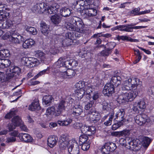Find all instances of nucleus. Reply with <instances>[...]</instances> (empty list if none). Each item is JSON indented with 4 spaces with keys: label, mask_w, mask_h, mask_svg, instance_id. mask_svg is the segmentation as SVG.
<instances>
[{
    "label": "nucleus",
    "mask_w": 154,
    "mask_h": 154,
    "mask_svg": "<svg viewBox=\"0 0 154 154\" xmlns=\"http://www.w3.org/2000/svg\"><path fill=\"white\" fill-rule=\"evenodd\" d=\"M142 88V82L139 79L132 78L126 80L124 85L122 87V91L125 90H138L140 91Z\"/></svg>",
    "instance_id": "1"
},
{
    "label": "nucleus",
    "mask_w": 154,
    "mask_h": 154,
    "mask_svg": "<svg viewBox=\"0 0 154 154\" xmlns=\"http://www.w3.org/2000/svg\"><path fill=\"white\" fill-rule=\"evenodd\" d=\"M77 20L75 21L74 25L69 24H67V28L69 30L76 31L80 33L84 32V25L82 20L77 17Z\"/></svg>",
    "instance_id": "2"
},
{
    "label": "nucleus",
    "mask_w": 154,
    "mask_h": 154,
    "mask_svg": "<svg viewBox=\"0 0 154 154\" xmlns=\"http://www.w3.org/2000/svg\"><path fill=\"white\" fill-rule=\"evenodd\" d=\"M10 72L7 73V78L10 79L13 77L17 78L21 73V69L17 66H11L10 68Z\"/></svg>",
    "instance_id": "3"
},
{
    "label": "nucleus",
    "mask_w": 154,
    "mask_h": 154,
    "mask_svg": "<svg viewBox=\"0 0 154 154\" xmlns=\"http://www.w3.org/2000/svg\"><path fill=\"white\" fill-rule=\"evenodd\" d=\"M96 130L95 126L84 125L82 127L81 132L84 134L90 136L94 134L96 132Z\"/></svg>",
    "instance_id": "4"
},
{
    "label": "nucleus",
    "mask_w": 154,
    "mask_h": 154,
    "mask_svg": "<svg viewBox=\"0 0 154 154\" xmlns=\"http://www.w3.org/2000/svg\"><path fill=\"white\" fill-rule=\"evenodd\" d=\"M88 114L91 115L90 116V119L94 123L98 122L100 119V114L94 108H92L88 112Z\"/></svg>",
    "instance_id": "5"
},
{
    "label": "nucleus",
    "mask_w": 154,
    "mask_h": 154,
    "mask_svg": "<svg viewBox=\"0 0 154 154\" xmlns=\"http://www.w3.org/2000/svg\"><path fill=\"white\" fill-rule=\"evenodd\" d=\"M71 59L69 60H66L65 59L60 57L56 62L55 64L59 68L62 67L63 68L65 67L66 68L69 69L71 68Z\"/></svg>",
    "instance_id": "6"
},
{
    "label": "nucleus",
    "mask_w": 154,
    "mask_h": 154,
    "mask_svg": "<svg viewBox=\"0 0 154 154\" xmlns=\"http://www.w3.org/2000/svg\"><path fill=\"white\" fill-rule=\"evenodd\" d=\"M114 86L111 83H107L104 86L103 93L105 96H109L114 92Z\"/></svg>",
    "instance_id": "7"
},
{
    "label": "nucleus",
    "mask_w": 154,
    "mask_h": 154,
    "mask_svg": "<svg viewBox=\"0 0 154 154\" xmlns=\"http://www.w3.org/2000/svg\"><path fill=\"white\" fill-rule=\"evenodd\" d=\"M45 5H46L44 2L38 3L34 6L32 10L35 13H43L45 11H46L47 7H45Z\"/></svg>",
    "instance_id": "8"
},
{
    "label": "nucleus",
    "mask_w": 154,
    "mask_h": 154,
    "mask_svg": "<svg viewBox=\"0 0 154 154\" xmlns=\"http://www.w3.org/2000/svg\"><path fill=\"white\" fill-rule=\"evenodd\" d=\"M11 40L15 43L19 44L23 42L24 39L23 36L17 34L15 32L11 33Z\"/></svg>",
    "instance_id": "9"
},
{
    "label": "nucleus",
    "mask_w": 154,
    "mask_h": 154,
    "mask_svg": "<svg viewBox=\"0 0 154 154\" xmlns=\"http://www.w3.org/2000/svg\"><path fill=\"white\" fill-rule=\"evenodd\" d=\"M72 110V114L73 115L78 116L80 115L82 112L83 107L77 101L76 103H75V105L73 106Z\"/></svg>",
    "instance_id": "10"
},
{
    "label": "nucleus",
    "mask_w": 154,
    "mask_h": 154,
    "mask_svg": "<svg viewBox=\"0 0 154 154\" xmlns=\"http://www.w3.org/2000/svg\"><path fill=\"white\" fill-rule=\"evenodd\" d=\"M146 116L144 114L137 115L135 118L136 123L140 125H143L146 122Z\"/></svg>",
    "instance_id": "11"
},
{
    "label": "nucleus",
    "mask_w": 154,
    "mask_h": 154,
    "mask_svg": "<svg viewBox=\"0 0 154 154\" xmlns=\"http://www.w3.org/2000/svg\"><path fill=\"white\" fill-rule=\"evenodd\" d=\"M68 152L69 154H79V148L77 145H75L71 143L69 146L68 148Z\"/></svg>",
    "instance_id": "12"
},
{
    "label": "nucleus",
    "mask_w": 154,
    "mask_h": 154,
    "mask_svg": "<svg viewBox=\"0 0 154 154\" xmlns=\"http://www.w3.org/2000/svg\"><path fill=\"white\" fill-rule=\"evenodd\" d=\"M97 11L94 8H92L89 10H84L81 12L82 15H84L85 17L94 16L97 15Z\"/></svg>",
    "instance_id": "13"
},
{
    "label": "nucleus",
    "mask_w": 154,
    "mask_h": 154,
    "mask_svg": "<svg viewBox=\"0 0 154 154\" xmlns=\"http://www.w3.org/2000/svg\"><path fill=\"white\" fill-rule=\"evenodd\" d=\"M138 90L135 91H131L129 92H126L123 93L124 97H126L128 102L131 101L135 98L137 96L138 94Z\"/></svg>",
    "instance_id": "14"
},
{
    "label": "nucleus",
    "mask_w": 154,
    "mask_h": 154,
    "mask_svg": "<svg viewBox=\"0 0 154 154\" xmlns=\"http://www.w3.org/2000/svg\"><path fill=\"white\" fill-rule=\"evenodd\" d=\"M18 137L21 140L26 143L31 142L33 140L32 137L28 134L20 133L18 134Z\"/></svg>",
    "instance_id": "15"
},
{
    "label": "nucleus",
    "mask_w": 154,
    "mask_h": 154,
    "mask_svg": "<svg viewBox=\"0 0 154 154\" xmlns=\"http://www.w3.org/2000/svg\"><path fill=\"white\" fill-rule=\"evenodd\" d=\"M74 71L71 69H68L66 71L61 72V76L64 78H71L75 74Z\"/></svg>",
    "instance_id": "16"
},
{
    "label": "nucleus",
    "mask_w": 154,
    "mask_h": 154,
    "mask_svg": "<svg viewBox=\"0 0 154 154\" xmlns=\"http://www.w3.org/2000/svg\"><path fill=\"white\" fill-rule=\"evenodd\" d=\"M65 101L63 100H61L60 102L56 106V111L57 112V115H59L65 109L66 107L65 104Z\"/></svg>",
    "instance_id": "17"
},
{
    "label": "nucleus",
    "mask_w": 154,
    "mask_h": 154,
    "mask_svg": "<svg viewBox=\"0 0 154 154\" xmlns=\"http://www.w3.org/2000/svg\"><path fill=\"white\" fill-rule=\"evenodd\" d=\"M59 8L60 5L54 2L51 5L50 7H47V11L49 14L55 13L58 12V9Z\"/></svg>",
    "instance_id": "18"
},
{
    "label": "nucleus",
    "mask_w": 154,
    "mask_h": 154,
    "mask_svg": "<svg viewBox=\"0 0 154 154\" xmlns=\"http://www.w3.org/2000/svg\"><path fill=\"white\" fill-rule=\"evenodd\" d=\"M58 137L55 136H50L48 139V145L51 148L53 147L56 144L58 140Z\"/></svg>",
    "instance_id": "19"
},
{
    "label": "nucleus",
    "mask_w": 154,
    "mask_h": 154,
    "mask_svg": "<svg viewBox=\"0 0 154 154\" xmlns=\"http://www.w3.org/2000/svg\"><path fill=\"white\" fill-rule=\"evenodd\" d=\"M116 118L118 121L122 122L124 123L125 122L126 119L125 117V112L124 110L122 109L119 110L116 115Z\"/></svg>",
    "instance_id": "20"
},
{
    "label": "nucleus",
    "mask_w": 154,
    "mask_h": 154,
    "mask_svg": "<svg viewBox=\"0 0 154 154\" xmlns=\"http://www.w3.org/2000/svg\"><path fill=\"white\" fill-rule=\"evenodd\" d=\"M40 27L42 33L45 35H47L50 31L48 26L45 23L42 22L40 24Z\"/></svg>",
    "instance_id": "21"
},
{
    "label": "nucleus",
    "mask_w": 154,
    "mask_h": 154,
    "mask_svg": "<svg viewBox=\"0 0 154 154\" xmlns=\"http://www.w3.org/2000/svg\"><path fill=\"white\" fill-rule=\"evenodd\" d=\"M54 100L53 98L51 95H45L43 97V103L48 106L51 105Z\"/></svg>",
    "instance_id": "22"
},
{
    "label": "nucleus",
    "mask_w": 154,
    "mask_h": 154,
    "mask_svg": "<svg viewBox=\"0 0 154 154\" xmlns=\"http://www.w3.org/2000/svg\"><path fill=\"white\" fill-rule=\"evenodd\" d=\"M56 114H57L56 108L55 109L54 106L49 107L46 110V115L47 116H59L57 115Z\"/></svg>",
    "instance_id": "23"
},
{
    "label": "nucleus",
    "mask_w": 154,
    "mask_h": 154,
    "mask_svg": "<svg viewBox=\"0 0 154 154\" xmlns=\"http://www.w3.org/2000/svg\"><path fill=\"white\" fill-rule=\"evenodd\" d=\"M121 77L118 75H116L112 76L111 78L110 83L114 84V85L118 86L121 84Z\"/></svg>",
    "instance_id": "24"
},
{
    "label": "nucleus",
    "mask_w": 154,
    "mask_h": 154,
    "mask_svg": "<svg viewBox=\"0 0 154 154\" xmlns=\"http://www.w3.org/2000/svg\"><path fill=\"white\" fill-rule=\"evenodd\" d=\"M71 11L69 8L66 7L62 8L60 9V13L62 16L66 17L70 15Z\"/></svg>",
    "instance_id": "25"
},
{
    "label": "nucleus",
    "mask_w": 154,
    "mask_h": 154,
    "mask_svg": "<svg viewBox=\"0 0 154 154\" xmlns=\"http://www.w3.org/2000/svg\"><path fill=\"white\" fill-rule=\"evenodd\" d=\"M35 43V41L32 39L26 40L23 44V47L25 49L31 48Z\"/></svg>",
    "instance_id": "26"
},
{
    "label": "nucleus",
    "mask_w": 154,
    "mask_h": 154,
    "mask_svg": "<svg viewBox=\"0 0 154 154\" xmlns=\"http://www.w3.org/2000/svg\"><path fill=\"white\" fill-rule=\"evenodd\" d=\"M29 109L32 111H35V110H38L40 109L41 107L39 103L37 101H35L32 103L31 105H29Z\"/></svg>",
    "instance_id": "27"
},
{
    "label": "nucleus",
    "mask_w": 154,
    "mask_h": 154,
    "mask_svg": "<svg viewBox=\"0 0 154 154\" xmlns=\"http://www.w3.org/2000/svg\"><path fill=\"white\" fill-rule=\"evenodd\" d=\"M139 142V140L138 139L134 140L131 141L129 142L128 144L126 145L127 148L130 149L132 150H133L134 147L136 146L137 145V142Z\"/></svg>",
    "instance_id": "28"
},
{
    "label": "nucleus",
    "mask_w": 154,
    "mask_h": 154,
    "mask_svg": "<svg viewBox=\"0 0 154 154\" xmlns=\"http://www.w3.org/2000/svg\"><path fill=\"white\" fill-rule=\"evenodd\" d=\"M72 122V119L68 118H66L65 120L63 121L58 120L57 121V124L60 126H67L70 124Z\"/></svg>",
    "instance_id": "29"
},
{
    "label": "nucleus",
    "mask_w": 154,
    "mask_h": 154,
    "mask_svg": "<svg viewBox=\"0 0 154 154\" xmlns=\"http://www.w3.org/2000/svg\"><path fill=\"white\" fill-rule=\"evenodd\" d=\"M51 20L54 24H59L61 21L60 16L57 14H55L51 17Z\"/></svg>",
    "instance_id": "30"
},
{
    "label": "nucleus",
    "mask_w": 154,
    "mask_h": 154,
    "mask_svg": "<svg viewBox=\"0 0 154 154\" xmlns=\"http://www.w3.org/2000/svg\"><path fill=\"white\" fill-rule=\"evenodd\" d=\"M25 29L27 32L33 35H36L37 34V30L33 27L26 26L25 27Z\"/></svg>",
    "instance_id": "31"
},
{
    "label": "nucleus",
    "mask_w": 154,
    "mask_h": 154,
    "mask_svg": "<svg viewBox=\"0 0 154 154\" xmlns=\"http://www.w3.org/2000/svg\"><path fill=\"white\" fill-rule=\"evenodd\" d=\"M12 122L17 126H19L22 123V121L21 119L17 116L14 117L12 119Z\"/></svg>",
    "instance_id": "32"
},
{
    "label": "nucleus",
    "mask_w": 154,
    "mask_h": 154,
    "mask_svg": "<svg viewBox=\"0 0 154 154\" xmlns=\"http://www.w3.org/2000/svg\"><path fill=\"white\" fill-rule=\"evenodd\" d=\"M107 149L110 152L114 151L116 148V146L115 143H106Z\"/></svg>",
    "instance_id": "33"
},
{
    "label": "nucleus",
    "mask_w": 154,
    "mask_h": 154,
    "mask_svg": "<svg viewBox=\"0 0 154 154\" xmlns=\"http://www.w3.org/2000/svg\"><path fill=\"white\" fill-rule=\"evenodd\" d=\"M123 94L119 96L117 99V101L119 104H125L128 102L126 97H124Z\"/></svg>",
    "instance_id": "34"
},
{
    "label": "nucleus",
    "mask_w": 154,
    "mask_h": 154,
    "mask_svg": "<svg viewBox=\"0 0 154 154\" xmlns=\"http://www.w3.org/2000/svg\"><path fill=\"white\" fill-rule=\"evenodd\" d=\"M35 56L38 58L40 59L42 61H44L45 59V54L41 51H36Z\"/></svg>",
    "instance_id": "35"
},
{
    "label": "nucleus",
    "mask_w": 154,
    "mask_h": 154,
    "mask_svg": "<svg viewBox=\"0 0 154 154\" xmlns=\"http://www.w3.org/2000/svg\"><path fill=\"white\" fill-rule=\"evenodd\" d=\"M10 11L9 8L8 9H5L4 11H2V18L3 19H9L10 17Z\"/></svg>",
    "instance_id": "36"
},
{
    "label": "nucleus",
    "mask_w": 154,
    "mask_h": 154,
    "mask_svg": "<svg viewBox=\"0 0 154 154\" xmlns=\"http://www.w3.org/2000/svg\"><path fill=\"white\" fill-rule=\"evenodd\" d=\"M85 91L84 89H78L76 93V96L78 99H81L84 95Z\"/></svg>",
    "instance_id": "37"
},
{
    "label": "nucleus",
    "mask_w": 154,
    "mask_h": 154,
    "mask_svg": "<svg viewBox=\"0 0 154 154\" xmlns=\"http://www.w3.org/2000/svg\"><path fill=\"white\" fill-rule=\"evenodd\" d=\"M10 56L9 51L7 49L0 50V57H8Z\"/></svg>",
    "instance_id": "38"
},
{
    "label": "nucleus",
    "mask_w": 154,
    "mask_h": 154,
    "mask_svg": "<svg viewBox=\"0 0 154 154\" xmlns=\"http://www.w3.org/2000/svg\"><path fill=\"white\" fill-rule=\"evenodd\" d=\"M59 142L68 144H71V143H72V141L71 142L70 141H69L67 136L64 135L60 137Z\"/></svg>",
    "instance_id": "39"
},
{
    "label": "nucleus",
    "mask_w": 154,
    "mask_h": 154,
    "mask_svg": "<svg viewBox=\"0 0 154 154\" xmlns=\"http://www.w3.org/2000/svg\"><path fill=\"white\" fill-rule=\"evenodd\" d=\"M30 61L31 60L29 59V57H23L21 59V62L22 64L29 67H31Z\"/></svg>",
    "instance_id": "40"
},
{
    "label": "nucleus",
    "mask_w": 154,
    "mask_h": 154,
    "mask_svg": "<svg viewBox=\"0 0 154 154\" xmlns=\"http://www.w3.org/2000/svg\"><path fill=\"white\" fill-rule=\"evenodd\" d=\"M13 25L12 21L9 19L7 20L5 22H4L3 29H8L11 27Z\"/></svg>",
    "instance_id": "41"
},
{
    "label": "nucleus",
    "mask_w": 154,
    "mask_h": 154,
    "mask_svg": "<svg viewBox=\"0 0 154 154\" xmlns=\"http://www.w3.org/2000/svg\"><path fill=\"white\" fill-rule=\"evenodd\" d=\"M72 42L70 39L66 38L62 40L61 44L63 47H67L71 45Z\"/></svg>",
    "instance_id": "42"
},
{
    "label": "nucleus",
    "mask_w": 154,
    "mask_h": 154,
    "mask_svg": "<svg viewBox=\"0 0 154 154\" xmlns=\"http://www.w3.org/2000/svg\"><path fill=\"white\" fill-rule=\"evenodd\" d=\"M92 85L90 84H88L87 86H85L86 94L89 96H92L91 94L94 92V89L92 88Z\"/></svg>",
    "instance_id": "43"
},
{
    "label": "nucleus",
    "mask_w": 154,
    "mask_h": 154,
    "mask_svg": "<svg viewBox=\"0 0 154 154\" xmlns=\"http://www.w3.org/2000/svg\"><path fill=\"white\" fill-rule=\"evenodd\" d=\"M110 104L106 101H103L102 104L103 110L106 111H109L110 108Z\"/></svg>",
    "instance_id": "44"
},
{
    "label": "nucleus",
    "mask_w": 154,
    "mask_h": 154,
    "mask_svg": "<svg viewBox=\"0 0 154 154\" xmlns=\"http://www.w3.org/2000/svg\"><path fill=\"white\" fill-rule=\"evenodd\" d=\"M137 105L139 107V108L143 112L144 111V109L146 108V105L145 102L142 100L140 102H138L137 103Z\"/></svg>",
    "instance_id": "45"
},
{
    "label": "nucleus",
    "mask_w": 154,
    "mask_h": 154,
    "mask_svg": "<svg viewBox=\"0 0 154 154\" xmlns=\"http://www.w3.org/2000/svg\"><path fill=\"white\" fill-rule=\"evenodd\" d=\"M85 82L80 81L77 83L75 85L76 88L78 89H83V88L85 85Z\"/></svg>",
    "instance_id": "46"
},
{
    "label": "nucleus",
    "mask_w": 154,
    "mask_h": 154,
    "mask_svg": "<svg viewBox=\"0 0 154 154\" xmlns=\"http://www.w3.org/2000/svg\"><path fill=\"white\" fill-rule=\"evenodd\" d=\"M142 141L143 146L145 147H147L151 141L149 137H144L143 138Z\"/></svg>",
    "instance_id": "47"
},
{
    "label": "nucleus",
    "mask_w": 154,
    "mask_h": 154,
    "mask_svg": "<svg viewBox=\"0 0 154 154\" xmlns=\"http://www.w3.org/2000/svg\"><path fill=\"white\" fill-rule=\"evenodd\" d=\"M88 137L86 135H82L80 136L79 137V144H81L84 143L87 141Z\"/></svg>",
    "instance_id": "48"
},
{
    "label": "nucleus",
    "mask_w": 154,
    "mask_h": 154,
    "mask_svg": "<svg viewBox=\"0 0 154 154\" xmlns=\"http://www.w3.org/2000/svg\"><path fill=\"white\" fill-rule=\"evenodd\" d=\"M123 123H124L122 122L119 121L117 123L114 124L112 125V130L114 131L116 130L117 128L123 125Z\"/></svg>",
    "instance_id": "49"
},
{
    "label": "nucleus",
    "mask_w": 154,
    "mask_h": 154,
    "mask_svg": "<svg viewBox=\"0 0 154 154\" xmlns=\"http://www.w3.org/2000/svg\"><path fill=\"white\" fill-rule=\"evenodd\" d=\"M29 59L31 60L30 61V67H32L35 66L37 63H38V60L36 58L33 57H29Z\"/></svg>",
    "instance_id": "50"
},
{
    "label": "nucleus",
    "mask_w": 154,
    "mask_h": 154,
    "mask_svg": "<svg viewBox=\"0 0 154 154\" xmlns=\"http://www.w3.org/2000/svg\"><path fill=\"white\" fill-rule=\"evenodd\" d=\"M106 45L108 47V48H107L108 50L112 52V49L116 46V44L114 42H111L107 43Z\"/></svg>",
    "instance_id": "51"
},
{
    "label": "nucleus",
    "mask_w": 154,
    "mask_h": 154,
    "mask_svg": "<svg viewBox=\"0 0 154 154\" xmlns=\"http://www.w3.org/2000/svg\"><path fill=\"white\" fill-rule=\"evenodd\" d=\"M71 144L66 143L63 142H59V148L62 150L65 149L67 147H68Z\"/></svg>",
    "instance_id": "52"
},
{
    "label": "nucleus",
    "mask_w": 154,
    "mask_h": 154,
    "mask_svg": "<svg viewBox=\"0 0 154 154\" xmlns=\"http://www.w3.org/2000/svg\"><path fill=\"white\" fill-rule=\"evenodd\" d=\"M111 52L110 51H108V49L106 48L105 50L102 51L100 53L101 56L103 57H106L108 56Z\"/></svg>",
    "instance_id": "53"
},
{
    "label": "nucleus",
    "mask_w": 154,
    "mask_h": 154,
    "mask_svg": "<svg viewBox=\"0 0 154 154\" xmlns=\"http://www.w3.org/2000/svg\"><path fill=\"white\" fill-rule=\"evenodd\" d=\"M3 68L10 66L11 64L10 60L8 59H3Z\"/></svg>",
    "instance_id": "54"
},
{
    "label": "nucleus",
    "mask_w": 154,
    "mask_h": 154,
    "mask_svg": "<svg viewBox=\"0 0 154 154\" xmlns=\"http://www.w3.org/2000/svg\"><path fill=\"white\" fill-rule=\"evenodd\" d=\"M129 130L126 129L120 131H119V137L128 136L129 134Z\"/></svg>",
    "instance_id": "55"
},
{
    "label": "nucleus",
    "mask_w": 154,
    "mask_h": 154,
    "mask_svg": "<svg viewBox=\"0 0 154 154\" xmlns=\"http://www.w3.org/2000/svg\"><path fill=\"white\" fill-rule=\"evenodd\" d=\"M15 115V112L11 111L9 112L5 116V119H9Z\"/></svg>",
    "instance_id": "56"
},
{
    "label": "nucleus",
    "mask_w": 154,
    "mask_h": 154,
    "mask_svg": "<svg viewBox=\"0 0 154 154\" xmlns=\"http://www.w3.org/2000/svg\"><path fill=\"white\" fill-rule=\"evenodd\" d=\"M82 145V149L84 151L88 150L90 147V144L86 143L80 144Z\"/></svg>",
    "instance_id": "57"
},
{
    "label": "nucleus",
    "mask_w": 154,
    "mask_h": 154,
    "mask_svg": "<svg viewBox=\"0 0 154 154\" xmlns=\"http://www.w3.org/2000/svg\"><path fill=\"white\" fill-rule=\"evenodd\" d=\"M129 37L125 35L119 36L118 35L116 38L119 41L121 39L122 41H129Z\"/></svg>",
    "instance_id": "58"
},
{
    "label": "nucleus",
    "mask_w": 154,
    "mask_h": 154,
    "mask_svg": "<svg viewBox=\"0 0 154 154\" xmlns=\"http://www.w3.org/2000/svg\"><path fill=\"white\" fill-rule=\"evenodd\" d=\"M94 103V102L92 101H90L89 102L87 103L85 106V109L86 110L90 109L92 107Z\"/></svg>",
    "instance_id": "59"
},
{
    "label": "nucleus",
    "mask_w": 154,
    "mask_h": 154,
    "mask_svg": "<svg viewBox=\"0 0 154 154\" xmlns=\"http://www.w3.org/2000/svg\"><path fill=\"white\" fill-rule=\"evenodd\" d=\"M84 125L82 123L76 122L73 125L72 127L75 129H80L81 131L82 127Z\"/></svg>",
    "instance_id": "60"
},
{
    "label": "nucleus",
    "mask_w": 154,
    "mask_h": 154,
    "mask_svg": "<svg viewBox=\"0 0 154 154\" xmlns=\"http://www.w3.org/2000/svg\"><path fill=\"white\" fill-rule=\"evenodd\" d=\"M100 36V34L99 33L95 34L92 36V37L94 38H97L96 44H100L102 42L100 38H99Z\"/></svg>",
    "instance_id": "61"
},
{
    "label": "nucleus",
    "mask_w": 154,
    "mask_h": 154,
    "mask_svg": "<svg viewBox=\"0 0 154 154\" xmlns=\"http://www.w3.org/2000/svg\"><path fill=\"white\" fill-rule=\"evenodd\" d=\"M66 37L67 39H69L71 40V41H72V40H74V34L73 33L71 32H68L66 34Z\"/></svg>",
    "instance_id": "62"
},
{
    "label": "nucleus",
    "mask_w": 154,
    "mask_h": 154,
    "mask_svg": "<svg viewBox=\"0 0 154 154\" xmlns=\"http://www.w3.org/2000/svg\"><path fill=\"white\" fill-rule=\"evenodd\" d=\"M91 95L92 96H89V99L91 97H92L94 100H96L99 97V94L97 92H94L91 93Z\"/></svg>",
    "instance_id": "63"
},
{
    "label": "nucleus",
    "mask_w": 154,
    "mask_h": 154,
    "mask_svg": "<svg viewBox=\"0 0 154 154\" xmlns=\"http://www.w3.org/2000/svg\"><path fill=\"white\" fill-rule=\"evenodd\" d=\"M49 51L51 54L54 55L57 54L58 52L57 49L54 46L51 48L50 49Z\"/></svg>",
    "instance_id": "64"
}]
</instances>
